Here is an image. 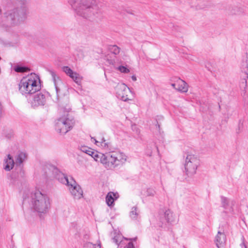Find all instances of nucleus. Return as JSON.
Here are the masks:
<instances>
[{"label":"nucleus","instance_id":"nucleus-1","mask_svg":"<svg viewBox=\"0 0 248 248\" xmlns=\"http://www.w3.org/2000/svg\"><path fill=\"white\" fill-rule=\"evenodd\" d=\"M75 14L89 20H94L100 15L96 0H67Z\"/></svg>","mask_w":248,"mask_h":248},{"label":"nucleus","instance_id":"nucleus-2","mask_svg":"<svg viewBox=\"0 0 248 248\" xmlns=\"http://www.w3.org/2000/svg\"><path fill=\"white\" fill-rule=\"evenodd\" d=\"M23 203L29 204L31 210L40 215L47 213L50 207V200L47 195L39 190L28 191L24 194Z\"/></svg>","mask_w":248,"mask_h":248},{"label":"nucleus","instance_id":"nucleus-3","mask_svg":"<svg viewBox=\"0 0 248 248\" xmlns=\"http://www.w3.org/2000/svg\"><path fill=\"white\" fill-rule=\"evenodd\" d=\"M44 170L46 176L48 179L56 178L61 183L67 185L71 194L75 199L79 200L82 198L83 191L81 188L72 178L69 180L67 176L53 166H46L44 168Z\"/></svg>","mask_w":248,"mask_h":248},{"label":"nucleus","instance_id":"nucleus-4","mask_svg":"<svg viewBox=\"0 0 248 248\" xmlns=\"http://www.w3.org/2000/svg\"><path fill=\"white\" fill-rule=\"evenodd\" d=\"M19 91L26 96L35 93L40 89V79L34 73L23 78L19 84Z\"/></svg>","mask_w":248,"mask_h":248},{"label":"nucleus","instance_id":"nucleus-5","mask_svg":"<svg viewBox=\"0 0 248 248\" xmlns=\"http://www.w3.org/2000/svg\"><path fill=\"white\" fill-rule=\"evenodd\" d=\"M29 14L26 4H21L6 13L8 21L13 25L20 24L26 20Z\"/></svg>","mask_w":248,"mask_h":248},{"label":"nucleus","instance_id":"nucleus-6","mask_svg":"<svg viewBox=\"0 0 248 248\" xmlns=\"http://www.w3.org/2000/svg\"><path fill=\"white\" fill-rule=\"evenodd\" d=\"M74 120L68 112H62L55 123V130L61 135H64L73 128Z\"/></svg>","mask_w":248,"mask_h":248},{"label":"nucleus","instance_id":"nucleus-7","mask_svg":"<svg viewBox=\"0 0 248 248\" xmlns=\"http://www.w3.org/2000/svg\"><path fill=\"white\" fill-rule=\"evenodd\" d=\"M127 156L120 151H113L107 153L105 167L112 169L122 166L126 162Z\"/></svg>","mask_w":248,"mask_h":248},{"label":"nucleus","instance_id":"nucleus-8","mask_svg":"<svg viewBox=\"0 0 248 248\" xmlns=\"http://www.w3.org/2000/svg\"><path fill=\"white\" fill-rule=\"evenodd\" d=\"M200 165V159L194 155H188L186 158L185 169L186 174L188 176L194 175Z\"/></svg>","mask_w":248,"mask_h":248},{"label":"nucleus","instance_id":"nucleus-9","mask_svg":"<svg viewBox=\"0 0 248 248\" xmlns=\"http://www.w3.org/2000/svg\"><path fill=\"white\" fill-rule=\"evenodd\" d=\"M115 90L118 98L124 101L131 100L129 97L131 92L125 84H118L116 87Z\"/></svg>","mask_w":248,"mask_h":248},{"label":"nucleus","instance_id":"nucleus-10","mask_svg":"<svg viewBox=\"0 0 248 248\" xmlns=\"http://www.w3.org/2000/svg\"><path fill=\"white\" fill-rule=\"evenodd\" d=\"M242 81L240 83V87L245 89L247 87V79L248 78V51L246 53V57L243 62L241 66Z\"/></svg>","mask_w":248,"mask_h":248},{"label":"nucleus","instance_id":"nucleus-11","mask_svg":"<svg viewBox=\"0 0 248 248\" xmlns=\"http://www.w3.org/2000/svg\"><path fill=\"white\" fill-rule=\"evenodd\" d=\"M53 82L54 83L55 90L57 95L64 88L65 85L60 77L53 70H49Z\"/></svg>","mask_w":248,"mask_h":248},{"label":"nucleus","instance_id":"nucleus-12","mask_svg":"<svg viewBox=\"0 0 248 248\" xmlns=\"http://www.w3.org/2000/svg\"><path fill=\"white\" fill-rule=\"evenodd\" d=\"M46 101V96L42 93L36 94L31 101V107L36 108L44 106Z\"/></svg>","mask_w":248,"mask_h":248},{"label":"nucleus","instance_id":"nucleus-13","mask_svg":"<svg viewBox=\"0 0 248 248\" xmlns=\"http://www.w3.org/2000/svg\"><path fill=\"white\" fill-rule=\"evenodd\" d=\"M228 12L231 15H240L244 13V8L240 4L233 5L228 8Z\"/></svg>","mask_w":248,"mask_h":248},{"label":"nucleus","instance_id":"nucleus-14","mask_svg":"<svg viewBox=\"0 0 248 248\" xmlns=\"http://www.w3.org/2000/svg\"><path fill=\"white\" fill-rule=\"evenodd\" d=\"M226 235L224 233L218 232L215 238V243L218 248H224L226 243Z\"/></svg>","mask_w":248,"mask_h":248},{"label":"nucleus","instance_id":"nucleus-15","mask_svg":"<svg viewBox=\"0 0 248 248\" xmlns=\"http://www.w3.org/2000/svg\"><path fill=\"white\" fill-rule=\"evenodd\" d=\"M90 155H91L96 161L100 162L105 167L107 154H103L93 150L92 153L90 154Z\"/></svg>","mask_w":248,"mask_h":248},{"label":"nucleus","instance_id":"nucleus-16","mask_svg":"<svg viewBox=\"0 0 248 248\" xmlns=\"http://www.w3.org/2000/svg\"><path fill=\"white\" fill-rule=\"evenodd\" d=\"M15 162L10 155H8L4 158L3 163V167L5 170L10 171L14 168Z\"/></svg>","mask_w":248,"mask_h":248},{"label":"nucleus","instance_id":"nucleus-17","mask_svg":"<svg viewBox=\"0 0 248 248\" xmlns=\"http://www.w3.org/2000/svg\"><path fill=\"white\" fill-rule=\"evenodd\" d=\"M92 139L94 141V143L97 146L104 149L108 150L111 146L110 143L108 140H105L104 138H99L98 140H96L94 138H92Z\"/></svg>","mask_w":248,"mask_h":248},{"label":"nucleus","instance_id":"nucleus-18","mask_svg":"<svg viewBox=\"0 0 248 248\" xmlns=\"http://www.w3.org/2000/svg\"><path fill=\"white\" fill-rule=\"evenodd\" d=\"M176 82L177 86L176 90L181 93H186L187 92L188 85L184 80L178 78L176 79Z\"/></svg>","mask_w":248,"mask_h":248},{"label":"nucleus","instance_id":"nucleus-19","mask_svg":"<svg viewBox=\"0 0 248 248\" xmlns=\"http://www.w3.org/2000/svg\"><path fill=\"white\" fill-rule=\"evenodd\" d=\"M118 198V194L117 193L108 192L106 197V201L108 205L109 206L112 205L114 201L117 199Z\"/></svg>","mask_w":248,"mask_h":248},{"label":"nucleus","instance_id":"nucleus-20","mask_svg":"<svg viewBox=\"0 0 248 248\" xmlns=\"http://www.w3.org/2000/svg\"><path fill=\"white\" fill-rule=\"evenodd\" d=\"M27 155L25 153L19 152L15 156V164L16 165H20L24 161L26 160Z\"/></svg>","mask_w":248,"mask_h":248},{"label":"nucleus","instance_id":"nucleus-21","mask_svg":"<svg viewBox=\"0 0 248 248\" xmlns=\"http://www.w3.org/2000/svg\"><path fill=\"white\" fill-rule=\"evenodd\" d=\"M129 216L131 219L138 220L140 218V213L139 209L136 206L133 207L130 212Z\"/></svg>","mask_w":248,"mask_h":248},{"label":"nucleus","instance_id":"nucleus-22","mask_svg":"<svg viewBox=\"0 0 248 248\" xmlns=\"http://www.w3.org/2000/svg\"><path fill=\"white\" fill-rule=\"evenodd\" d=\"M112 240L118 246L122 247V245L125 244L126 239L121 234L118 233L113 237Z\"/></svg>","mask_w":248,"mask_h":248},{"label":"nucleus","instance_id":"nucleus-23","mask_svg":"<svg viewBox=\"0 0 248 248\" xmlns=\"http://www.w3.org/2000/svg\"><path fill=\"white\" fill-rule=\"evenodd\" d=\"M70 78H72L78 85L80 86L81 85L83 77L78 73L75 72Z\"/></svg>","mask_w":248,"mask_h":248},{"label":"nucleus","instance_id":"nucleus-24","mask_svg":"<svg viewBox=\"0 0 248 248\" xmlns=\"http://www.w3.org/2000/svg\"><path fill=\"white\" fill-rule=\"evenodd\" d=\"M165 217L169 223L173 222L175 218V215L170 210H167L165 213Z\"/></svg>","mask_w":248,"mask_h":248},{"label":"nucleus","instance_id":"nucleus-25","mask_svg":"<svg viewBox=\"0 0 248 248\" xmlns=\"http://www.w3.org/2000/svg\"><path fill=\"white\" fill-rule=\"evenodd\" d=\"M109 51L115 55L118 54L120 52V48L116 45H110L108 47Z\"/></svg>","mask_w":248,"mask_h":248},{"label":"nucleus","instance_id":"nucleus-26","mask_svg":"<svg viewBox=\"0 0 248 248\" xmlns=\"http://www.w3.org/2000/svg\"><path fill=\"white\" fill-rule=\"evenodd\" d=\"M14 69L16 72L18 73H24L30 70L29 68L21 66H16L14 67Z\"/></svg>","mask_w":248,"mask_h":248},{"label":"nucleus","instance_id":"nucleus-27","mask_svg":"<svg viewBox=\"0 0 248 248\" xmlns=\"http://www.w3.org/2000/svg\"><path fill=\"white\" fill-rule=\"evenodd\" d=\"M79 149L81 152L85 153L89 155L90 154L92 153V151L93 150L84 145H81L79 147Z\"/></svg>","mask_w":248,"mask_h":248},{"label":"nucleus","instance_id":"nucleus-28","mask_svg":"<svg viewBox=\"0 0 248 248\" xmlns=\"http://www.w3.org/2000/svg\"><path fill=\"white\" fill-rule=\"evenodd\" d=\"M221 204L225 209H228L230 206V200L226 197H221Z\"/></svg>","mask_w":248,"mask_h":248},{"label":"nucleus","instance_id":"nucleus-29","mask_svg":"<svg viewBox=\"0 0 248 248\" xmlns=\"http://www.w3.org/2000/svg\"><path fill=\"white\" fill-rule=\"evenodd\" d=\"M83 248H101V244L99 243L97 245H95L90 242H87L84 244Z\"/></svg>","mask_w":248,"mask_h":248},{"label":"nucleus","instance_id":"nucleus-30","mask_svg":"<svg viewBox=\"0 0 248 248\" xmlns=\"http://www.w3.org/2000/svg\"><path fill=\"white\" fill-rule=\"evenodd\" d=\"M62 69V71L69 77H71L75 72L68 66H63Z\"/></svg>","mask_w":248,"mask_h":248},{"label":"nucleus","instance_id":"nucleus-31","mask_svg":"<svg viewBox=\"0 0 248 248\" xmlns=\"http://www.w3.org/2000/svg\"><path fill=\"white\" fill-rule=\"evenodd\" d=\"M156 194V191L153 188H148L144 193V195L148 197H154Z\"/></svg>","mask_w":248,"mask_h":248},{"label":"nucleus","instance_id":"nucleus-32","mask_svg":"<svg viewBox=\"0 0 248 248\" xmlns=\"http://www.w3.org/2000/svg\"><path fill=\"white\" fill-rule=\"evenodd\" d=\"M117 69L124 73H128L130 72V70L124 66H120L117 68Z\"/></svg>","mask_w":248,"mask_h":248},{"label":"nucleus","instance_id":"nucleus-33","mask_svg":"<svg viewBox=\"0 0 248 248\" xmlns=\"http://www.w3.org/2000/svg\"><path fill=\"white\" fill-rule=\"evenodd\" d=\"M124 248H135L132 242H129Z\"/></svg>","mask_w":248,"mask_h":248},{"label":"nucleus","instance_id":"nucleus-34","mask_svg":"<svg viewBox=\"0 0 248 248\" xmlns=\"http://www.w3.org/2000/svg\"><path fill=\"white\" fill-rule=\"evenodd\" d=\"M3 114V107L0 102V118L2 117Z\"/></svg>","mask_w":248,"mask_h":248},{"label":"nucleus","instance_id":"nucleus-35","mask_svg":"<svg viewBox=\"0 0 248 248\" xmlns=\"http://www.w3.org/2000/svg\"><path fill=\"white\" fill-rule=\"evenodd\" d=\"M19 3H21V4H26L28 0H16Z\"/></svg>","mask_w":248,"mask_h":248},{"label":"nucleus","instance_id":"nucleus-36","mask_svg":"<svg viewBox=\"0 0 248 248\" xmlns=\"http://www.w3.org/2000/svg\"><path fill=\"white\" fill-rule=\"evenodd\" d=\"M171 86L174 89H176V88H177L176 87V86H177V84H176V82L175 81V83H171Z\"/></svg>","mask_w":248,"mask_h":248},{"label":"nucleus","instance_id":"nucleus-37","mask_svg":"<svg viewBox=\"0 0 248 248\" xmlns=\"http://www.w3.org/2000/svg\"><path fill=\"white\" fill-rule=\"evenodd\" d=\"M131 78L133 81H136L137 80V78L135 76H132L131 77Z\"/></svg>","mask_w":248,"mask_h":248},{"label":"nucleus","instance_id":"nucleus-38","mask_svg":"<svg viewBox=\"0 0 248 248\" xmlns=\"http://www.w3.org/2000/svg\"><path fill=\"white\" fill-rule=\"evenodd\" d=\"M242 245L245 248H247V246H246V245L244 244V243H243L242 244Z\"/></svg>","mask_w":248,"mask_h":248},{"label":"nucleus","instance_id":"nucleus-39","mask_svg":"<svg viewBox=\"0 0 248 248\" xmlns=\"http://www.w3.org/2000/svg\"><path fill=\"white\" fill-rule=\"evenodd\" d=\"M136 239H137V238H134L132 239L131 240L133 241H136Z\"/></svg>","mask_w":248,"mask_h":248}]
</instances>
